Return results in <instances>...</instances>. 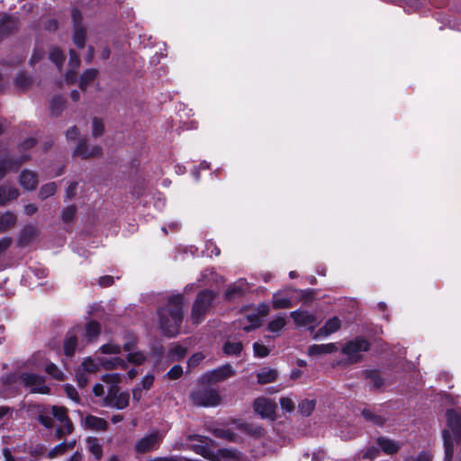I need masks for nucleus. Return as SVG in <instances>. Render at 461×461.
<instances>
[{
	"label": "nucleus",
	"instance_id": "30",
	"mask_svg": "<svg viewBox=\"0 0 461 461\" xmlns=\"http://www.w3.org/2000/svg\"><path fill=\"white\" fill-rule=\"evenodd\" d=\"M100 357H97L96 360L87 357L86 358L81 365L82 371L86 374H94L96 373L100 368Z\"/></svg>",
	"mask_w": 461,
	"mask_h": 461
},
{
	"label": "nucleus",
	"instance_id": "64",
	"mask_svg": "<svg viewBox=\"0 0 461 461\" xmlns=\"http://www.w3.org/2000/svg\"><path fill=\"white\" fill-rule=\"evenodd\" d=\"M378 452L379 451L376 447H371L367 448L366 451L364 453L363 458L373 460L377 456Z\"/></svg>",
	"mask_w": 461,
	"mask_h": 461
},
{
	"label": "nucleus",
	"instance_id": "41",
	"mask_svg": "<svg viewBox=\"0 0 461 461\" xmlns=\"http://www.w3.org/2000/svg\"><path fill=\"white\" fill-rule=\"evenodd\" d=\"M99 351L104 355H119L122 352V347L119 344L109 342L101 346Z\"/></svg>",
	"mask_w": 461,
	"mask_h": 461
},
{
	"label": "nucleus",
	"instance_id": "22",
	"mask_svg": "<svg viewBox=\"0 0 461 461\" xmlns=\"http://www.w3.org/2000/svg\"><path fill=\"white\" fill-rule=\"evenodd\" d=\"M338 350V347L335 343H327V344H314L308 348L307 353L310 356H320L331 354Z\"/></svg>",
	"mask_w": 461,
	"mask_h": 461
},
{
	"label": "nucleus",
	"instance_id": "15",
	"mask_svg": "<svg viewBox=\"0 0 461 461\" xmlns=\"http://www.w3.org/2000/svg\"><path fill=\"white\" fill-rule=\"evenodd\" d=\"M297 326L306 327L312 330L317 325V319L314 314L304 310L294 311L290 313Z\"/></svg>",
	"mask_w": 461,
	"mask_h": 461
},
{
	"label": "nucleus",
	"instance_id": "21",
	"mask_svg": "<svg viewBox=\"0 0 461 461\" xmlns=\"http://www.w3.org/2000/svg\"><path fill=\"white\" fill-rule=\"evenodd\" d=\"M19 183L24 189L32 191L38 185V176L33 171L24 169L20 174Z\"/></svg>",
	"mask_w": 461,
	"mask_h": 461
},
{
	"label": "nucleus",
	"instance_id": "18",
	"mask_svg": "<svg viewBox=\"0 0 461 461\" xmlns=\"http://www.w3.org/2000/svg\"><path fill=\"white\" fill-rule=\"evenodd\" d=\"M101 148L99 146H88L86 140L80 141L73 154L76 157H81L83 158L96 157L101 154Z\"/></svg>",
	"mask_w": 461,
	"mask_h": 461
},
{
	"label": "nucleus",
	"instance_id": "43",
	"mask_svg": "<svg viewBox=\"0 0 461 461\" xmlns=\"http://www.w3.org/2000/svg\"><path fill=\"white\" fill-rule=\"evenodd\" d=\"M285 318L279 315L269 322L268 330L271 332H279L285 326Z\"/></svg>",
	"mask_w": 461,
	"mask_h": 461
},
{
	"label": "nucleus",
	"instance_id": "27",
	"mask_svg": "<svg viewBox=\"0 0 461 461\" xmlns=\"http://www.w3.org/2000/svg\"><path fill=\"white\" fill-rule=\"evenodd\" d=\"M86 448L95 459L99 460L103 456V446L98 438L89 437L86 439Z\"/></svg>",
	"mask_w": 461,
	"mask_h": 461
},
{
	"label": "nucleus",
	"instance_id": "12",
	"mask_svg": "<svg viewBox=\"0 0 461 461\" xmlns=\"http://www.w3.org/2000/svg\"><path fill=\"white\" fill-rule=\"evenodd\" d=\"M234 374L235 371L230 365H223L204 374L203 379L207 383L215 384L233 376Z\"/></svg>",
	"mask_w": 461,
	"mask_h": 461
},
{
	"label": "nucleus",
	"instance_id": "9",
	"mask_svg": "<svg viewBox=\"0 0 461 461\" xmlns=\"http://www.w3.org/2000/svg\"><path fill=\"white\" fill-rule=\"evenodd\" d=\"M130 396L128 393H120L117 388L112 387L104 398V405L115 409H124L129 405Z\"/></svg>",
	"mask_w": 461,
	"mask_h": 461
},
{
	"label": "nucleus",
	"instance_id": "33",
	"mask_svg": "<svg viewBox=\"0 0 461 461\" xmlns=\"http://www.w3.org/2000/svg\"><path fill=\"white\" fill-rule=\"evenodd\" d=\"M246 290L247 282L245 280H239L227 290L226 296L230 299L236 295L242 294Z\"/></svg>",
	"mask_w": 461,
	"mask_h": 461
},
{
	"label": "nucleus",
	"instance_id": "2",
	"mask_svg": "<svg viewBox=\"0 0 461 461\" xmlns=\"http://www.w3.org/2000/svg\"><path fill=\"white\" fill-rule=\"evenodd\" d=\"M447 429L443 432L444 447H446V438L453 443V448L461 441V416L455 410L447 411Z\"/></svg>",
	"mask_w": 461,
	"mask_h": 461
},
{
	"label": "nucleus",
	"instance_id": "50",
	"mask_svg": "<svg viewBox=\"0 0 461 461\" xmlns=\"http://www.w3.org/2000/svg\"><path fill=\"white\" fill-rule=\"evenodd\" d=\"M104 131V122L98 119L94 118L92 121V136L97 138L101 136Z\"/></svg>",
	"mask_w": 461,
	"mask_h": 461
},
{
	"label": "nucleus",
	"instance_id": "8",
	"mask_svg": "<svg viewBox=\"0 0 461 461\" xmlns=\"http://www.w3.org/2000/svg\"><path fill=\"white\" fill-rule=\"evenodd\" d=\"M20 378L23 385L32 393H48L50 391L49 387L45 384L44 378L38 375L23 373Z\"/></svg>",
	"mask_w": 461,
	"mask_h": 461
},
{
	"label": "nucleus",
	"instance_id": "23",
	"mask_svg": "<svg viewBox=\"0 0 461 461\" xmlns=\"http://www.w3.org/2000/svg\"><path fill=\"white\" fill-rule=\"evenodd\" d=\"M18 195L19 191L14 186L7 185H0V205H5L8 202L16 199Z\"/></svg>",
	"mask_w": 461,
	"mask_h": 461
},
{
	"label": "nucleus",
	"instance_id": "55",
	"mask_svg": "<svg viewBox=\"0 0 461 461\" xmlns=\"http://www.w3.org/2000/svg\"><path fill=\"white\" fill-rule=\"evenodd\" d=\"M254 354L258 357H265L269 354V349L260 343H254L253 345Z\"/></svg>",
	"mask_w": 461,
	"mask_h": 461
},
{
	"label": "nucleus",
	"instance_id": "54",
	"mask_svg": "<svg viewBox=\"0 0 461 461\" xmlns=\"http://www.w3.org/2000/svg\"><path fill=\"white\" fill-rule=\"evenodd\" d=\"M76 211H77V209L73 205L66 207L62 211V221L65 223L71 222L74 220L75 216H76Z\"/></svg>",
	"mask_w": 461,
	"mask_h": 461
},
{
	"label": "nucleus",
	"instance_id": "29",
	"mask_svg": "<svg viewBox=\"0 0 461 461\" xmlns=\"http://www.w3.org/2000/svg\"><path fill=\"white\" fill-rule=\"evenodd\" d=\"M16 222V216L12 212H5L0 217V232L11 229Z\"/></svg>",
	"mask_w": 461,
	"mask_h": 461
},
{
	"label": "nucleus",
	"instance_id": "35",
	"mask_svg": "<svg viewBox=\"0 0 461 461\" xmlns=\"http://www.w3.org/2000/svg\"><path fill=\"white\" fill-rule=\"evenodd\" d=\"M243 345L240 341H227L223 346V352L228 356H236L241 352Z\"/></svg>",
	"mask_w": 461,
	"mask_h": 461
},
{
	"label": "nucleus",
	"instance_id": "49",
	"mask_svg": "<svg viewBox=\"0 0 461 461\" xmlns=\"http://www.w3.org/2000/svg\"><path fill=\"white\" fill-rule=\"evenodd\" d=\"M45 371L48 375L52 376L57 380H62L64 378V375L62 371L53 363H50L46 366Z\"/></svg>",
	"mask_w": 461,
	"mask_h": 461
},
{
	"label": "nucleus",
	"instance_id": "48",
	"mask_svg": "<svg viewBox=\"0 0 461 461\" xmlns=\"http://www.w3.org/2000/svg\"><path fill=\"white\" fill-rule=\"evenodd\" d=\"M64 98L62 96H55L50 102L51 113L55 115L59 114L64 107Z\"/></svg>",
	"mask_w": 461,
	"mask_h": 461
},
{
	"label": "nucleus",
	"instance_id": "1",
	"mask_svg": "<svg viewBox=\"0 0 461 461\" xmlns=\"http://www.w3.org/2000/svg\"><path fill=\"white\" fill-rule=\"evenodd\" d=\"M182 294L172 295L168 298L167 304L158 311V323L161 332L168 337H174L179 332L183 320Z\"/></svg>",
	"mask_w": 461,
	"mask_h": 461
},
{
	"label": "nucleus",
	"instance_id": "37",
	"mask_svg": "<svg viewBox=\"0 0 461 461\" xmlns=\"http://www.w3.org/2000/svg\"><path fill=\"white\" fill-rule=\"evenodd\" d=\"M186 354V348L181 345H173L168 351V358L171 361H177Z\"/></svg>",
	"mask_w": 461,
	"mask_h": 461
},
{
	"label": "nucleus",
	"instance_id": "56",
	"mask_svg": "<svg viewBox=\"0 0 461 461\" xmlns=\"http://www.w3.org/2000/svg\"><path fill=\"white\" fill-rule=\"evenodd\" d=\"M444 447L445 456L443 461H452L455 448H453V443L448 438H446V447Z\"/></svg>",
	"mask_w": 461,
	"mask_h": 461
},
{
	"label": "nucleus",
	"instance_id": "63",
	"mask_svg": "<svg viewBox=\"0 0 461 461\" xmlns=\"http://www.w3.org/2000/svg\"><path fill=\"white\" fill-rule=\"evenodd\" d=\"M203 359V355L202 353H195L188 359V366H196Z\"/></svg>",
	"mask_w": 461,
	"mask_h": 461
},
{
	"label": "nucleus",
	"instance_id": "20",
	"mask_svg": "<svg viewBox=\"0 0 461 461\" xmlns=\"http://www.w3.org/2000/svg\"><path fill=\"white\" fill-rule=\"evenodd\" d=\"M27 159V156H23L20 159L11 158L2 159L0 161V180L3 179L9 171L16 170L20 165Z\"/></svg>",
	"mask_w": 461,
	"mask_h": 461
},
{
	"label": "nucleus",
	"instance_id": "3",
	"mask_svg": "<svg viewBox=\"0 0 461 461\" xmlns=\"http://www.w3.org/2000/svg\"><path fill=\"white\" fill-rule=\"evenodd\" d=\"M193 448L195 453L212 461H243L240 453L234 449L221 448L216 453H212L208 447L203 445H195Z\"/></svg>",
	"mask_w": 461,
	"mask_h": 461
},
{
	"label": "nucleus",
	"instance_id": "13",
	"mask_svg": "<svg viewBox=\"0 0 461 461\" xmlns=\"http://www.w3.org/2000/svg\"><path fill=\"white\" fill-rule=\"evenodd\" d=\"M161 440V436L158 432L147 435L137 441L135 450L139 453H146L155 449Z\"/></svg>",
	"mask_w": 461,
	"mask_h": 461
},
{
	"label": "nucleus",
	"instance_id": "7",
	"mask_svg": "<svg viewBox=\"0 0 461 461\" xmlns=\"http://www.w3.org/2000/svg\"><path fill=\"white\" fill-rule=\"evenodd\" d=\"M191 397L193 402L197 406L212 407L218 405L221 402V396L217 390L212 388H200L194 391Z\"/></svg>",
	"mask_w": 461,
	"mask_h": 461
},
{
	"label": "nucleus",
	"instance_id": "51",
	"mask_svg": "<svg viewBox=\"0 0 461 461\" xmlns=\"http://www.w3.org/2000/svg\"><path fill=\"white\" fill-rule=\"evenodd\" d=\"M137 347V339L133 334L128 333L125 336V341L123 342L122 348L127 353L135 350Z\"/></svg>",
	"mask_w": 461,
	"mask_h": 461
},
{
	"label": "nucleus",
	"instance_id": "44",
	"mask_svg": "<svg viewBox=\"0 0 461 461\" xmlns=\"http://www.w3.org/2000/svg\"><path fill=\"white\" fill-rule=\"evenodd\" d=\"M146 360V356L139 350H132L127 354V361L135 365H140Z\"/></svg>",
	"mask_w": 461,
	"mask_h": 461
},
{
	"label": "nucleus",
	"instance_id": "45",
	"mask_svg": "<svg viewBox=\"0 0 461 461\" xmlns=\"http://www.w3.org/2000/svg\"><path fill=\"white\" fill-rule=\"evenodd\" d=\"M37 233V230L33 226L25 227L21 233L20 241L23 244L28 243L32 240Z\"/></svg>",
	"mask_w": 461,
	"mask_h": 461
},
{
	"label": "nucleus",
	"instance_id": "38",
	"mask_svg": "<svg viewBox=\"0 0 461 461\" xmlns=\"http://www.w3.org/2000/svg\"><path fill=\"white\" fill-rule=\"evenodd\" d=\"M363 417L367 420L377 426H383L385 419L374 413L372 411L365 409L362 411Z\"/></svg>",
	"mask_w": 461,
	"mask_h": 461
},
{
	"label": "nucleus",
	"instance_id": "61",
	"mask_svg": "<svg viewBox=\"0 0 461 461\" xmlns=\"http://www.w3.org/2000/svg\"><path fill=\"white\" fill-rule=\"evenodd\" d=\"M281 408L286 411H292L294 408V403L292 399L288 397H283L280 400Z\"/></svg>",
	"mask_w": 461,
	"mask_h": 461
},
{
	"label": "nucleus",
	"instance_id": "52",
	"mask_svg": "<svg viewBox=\"0 0 461 461\" xmlns=\"http://www.w3.org/2000/svg\"><path fill=\"white\" fill-rule=\"evenodd\" d=\"M16 86L21 89H25L32 83V78L26 73L21 72L15 79Z\"/></svg>",
	"mask_w": 461,
	"mask_h": 461
},
{
	"label": "nucleus",
	"instance_id": "25",
	"mask_svg": "<svg viewBox=\"0 0 461 461\" xmlns=\"http://www.w3.org/2000/svg\"><path fill=\"white\" fill-rule=\"evenodd\" d=\"M100 364L105 369H125L127 367V362L117 355L113 357H100Z\"/></svg>",
	"mask_w": 461,
	"mask_h": 461
},
{
	"label": "nucleus",
	"instance_id": "59",
	"mask_svg": "<svg viewBox=\"0 0 461 461\" xmlns=\"http://www.w3.org/2000/svg\"><path fill=\"white\" fill-rule=\"evenodd\" d=\"M153 383H154V375H147L143 377L140 384H139L138 385H140V388L143 390H149L152 386Z\"/></svg>",
	"mask_w": 461,
	"mask_h": 461
},
{
	"label": "nucleus",
	"instance_id": "6",
	"mask_svg": "<svg viewBox=\"0 0 461 461\" xmlns=\"http://www.w3.org/2000/svg\"><path fill=\"white\" fill-rule=\"evenodd\" d=\"M51 415L59 422L55 430V437L61 438L73 431V424L67 415V409L59 406L51 407Z\"/></svg>",
	"mask_w": 461,
	"mask_h": 461
},
{
	"label": "nucleus",
	"instance_id": "28",
	"mask_svg": "<svg viewBox=\"0 0 461 461\" xmlns=\"http://www.w3.org/2000/svg\"><path fill=\"white\" fill-rule=\"evenodd\" d=\"M101 331L100 324L96 321H90L86 325L85 339L87 343L92 342L97 339Z\"/></svg>",
	"mask_w": 461,
	"mask_h": 461
},
{
	"label": "nucleus",
	"instance_id": "57",
	"mask_svg": "<svg viewBox=\"0 0 461 461\" xmlns=\"http://www.w3.org/2000/svg\"><path fill=\"white\" fill-rule=\"evenodd\" d=\"M102 380L104 383L117 384L121 382V375L119 374H106L103 375Z\"/></svg>",
	"mask_w": 461,
	"mask_h": 461
},
{
	"label": "nucleus",
	"instance_id": "47",
	"mask_svg": "<svg viewBox=\"0 0 461 461\" xmlns=\"http://www.w3.org/2000/svg\"><path fill=\"white\" fill-rule=\"evenodd\" d=\"M50 59L53 63L60 68L63 64L65 57L60 50L58 48H52L50 51Z\"/></svg>",
	"mask_w": 461,
	"mask_h": 461
},
{
	"label": "nucleus",
	"instance_id": "32",
	"mask_svg": "<svg viewBox=\"0 0 461 461\" xmlns=\"http://www.w3.org/2000/svg\"><path fill=\"white\" fill-rule=\"evenodd\" d=\"M258 384H265L276 381L277 372L275 369H265L258 373Z\"/></svg>",
	"mask_w": 461,
	"mask_h": 461
},
{
	"label": "nucleus",
	"instance_id": "36",
	"mask_svg": "<svg viewBox=\"0 0 461 461\" xmlns=\"http://www.w3.org/2000/svg\"><path fill=\"white\" fill-rule=\"evenodd\" d=\"M272 304L275 309H286L292 306V302L287 297H283L279 293L273 295Z\"/></svg>",
	"mask_w": 461,
	"mask_h": 461
},
{
	"label": "nucleus",
	"instance_id": "46",
	"mask_svg": "<svg viewBox=\"0 0 461 461\" xmlns=\"http://www.w3.org/2000/svg\"><path fill=\"white\" fill-rule=\"evenodd\" d=\"M213 434L221 438H224L230 441H236L237 435L230 429H216L213 430Z\"/></svg>",
	"mask_w": 461,
	"mask_h": 461
},
{
	"label": "nucleus",
	"instance_id": "26",
	"mask_svg": "<svg viewBox=\"0 0 461 461\" xmlns=\"http://www.w3.org/2000/svg\"><path fill=\"white\" fill-rule=\"evenodd\" d=\"M377 444L387 455L396 453L401 447V445L398 442L384 437L377 438Z\"/></svg>",
	"mask_w": 461,
	"mask_h": 461
},
{
	"label": "nucleus",
	"instance_id": "40",
	"mask_svg": "<svg viewBox=\"0 0 461 461\" xmlns=\"http://www.w3.org/2000/svg\"><path fill=\"white\" fill-rule=\"evenodd\" d=\"M97 75V70L94 68L86 69L80 77L79 86L81 89H85L88 83L93 81Z\"/></svg>",
	"mask_w": 461,
	"mask_h": 461
},
{
	"label": "nucleus",
	"instance_id": "42",
	"mask_svg": "<svg viewBox=\"0 0 461 461\" xmlns=\"http://www.w3.org/2000/svg\"><path fill=\"white\" fill-rule=\"evenodd\" d=\"M298 408L302 415L309 416L315 408V401L305 399L299 403Z\"/></svg>",
	"mask_w": 461,
	"mask_h": 461
},
{
	"label": "nucleus",
	"instance_id": "39",
	"mask_svg": "<svg viewBox=\"0 0 461 461\" xmlns=\"http://www.w3.org/2000/svg\"><path fill=\"white\" fill-rule=\"evenodd\" d=\"M57 191V185L54 182L48 183L43 185L39 192V197L41 200H45L50 196H52Z\"/></svg>",
	"mask_w": 461,
	"mask_h": 461
},
{
	"label": "nucleus",
	"instance_id": "14",
	"mask_svg": "<svg viewBox=\"0 0 461 461\" xmlns=\"http://www.w3.org/2000/svg\"><path fill=\"white\" fill-rule=\"evenodd\" d=\"M72 17L74 22L73 41L77 47L82 49L85 47L86 31L80 23L82 18L80 12L73 10Z\"/></svg>",
	"mask_w": 461,
	"mask_h": 461
},
{
	"label": "nucleus",
	"instance_id": "17",
	"mask_svg": "<svg viewBox=\"0 0 461 461\" xmlns=\"http://www.w3.org/2000/svg\"><path fill=\"white\" fill-rule=\"evenodd\" d=\"M341 327V321L338 317L329 319L325 324L314 334L313 339L328 337L337 332Z\"/></svg>",
	"mask_w": 461,
	"mask_h": 461
},
{
	"label": "nucleus",
	"instance_id": "5",
	"mask_svg": "<svg viewBox=\"0 0 461 461\" xmlns=\"http://www.w3.org/2000/svg\"><path fill=\"white\" fill-rule=\"evenodd\" d=\"M370 348L369 342L363 338H356L345 344L342 348V353L351 363H357L360 360L362 353L367 351Z\"/></svg>",
	"mask_w": 461,
	"mask_h": 461
},
{
	"label": "nucleus",
	"instance_id": "53",
	"mask_svg": "<svg viewBox=\"0 0 461 461\" xmlns=\"http://www.w3.org/2000/svg\"><path fill=\"white\" fill-rule=\"evenodd\" d=\"M367 378L375 388H380L384 384V379L377 371L367 372Z\"/></svg>",
	"mask_w": 461,
	"mask_h": 461
},
{
	"label": "nucleus",
	"instance_id": "19",
	"mask_svg": "<svg viewBox=\"0 0 461 461\" xmlns=\"http://www.w3.org/2000/svg\"><path fill=\"white\" fill-rule=\"evenodd\" d=\"M81 424L84 428L91 430H105L108 427V423L103 418H99L94 415H87L81 420Z\"/></svg>",
	"mask_w": 461,
	"mask_h": 461
},
{
	"label": "nucleus",
	"instance_id": "34",
	"mask_svg": "<svg viewBox=\"0 0 461 461\" xmlns=\"http://www.w3.org/2000/svg\"><path fill=\"white\" fill-rule=\"evenodd\" d=\"M75 444H76L75 440H72V441H69V442H62V443L57 445L55 447H53L49 452V456L53 458V457H56L57 456H59V455H61V454L65 453L68 449H73L74 447H75Z\"/></svg>",
	"mask_w": 461,
	"mask_h": 461
},
{
	"label": "nucleus",
	"instance_id": "58",
	"mask_svg": "<svg viewBox=\"0 0 461 461\" xmlns=\"http://www.w3.org/2000/svg\"><path fill=\"white\" fill-rule=\"evenodd\" d=\"M38 420L47 429H50L53 426V418L50 414H40Z\"/></svg>",
	"mask_w": 461,
	"mask_h": 461
},
{
	"label": "nucleus",
	"instance_id": "60",
	"mask_svg": "<svg viewBox=\"0 0 461 461\" xmlns=\"http://www.w3.org/2000/svg\"><path fill=\"white\" fill-rule=\"evenodd\" d=\"M65 392H66L67 396L69 399H71L72 401H74L76 402H79L78 393H77V390L72 385L67 384L65 386Z\"/></svg>",
	"mask_w": 461,
	"mask_h": 461
},
{
	"label": "nucleus",
	"instance_id": "24",
	"mask_svg": "<svg viewBox=\"0 0 461 461\" xmlns=\"http://www.w3.org/2000/svg\"><path fill=\"white\" fill-rule=\"evenodd\" d=\"M17 20L14 16L5 15L0 19V39L17 28Z\"/></svg>",
	"mask_w": 461,
	"mask_h": 461
},
{
	"label": "nucleus",
	"instance_id": "11",
	"mask_svg": "<svg viewBox=\"0 0 461 461\" xmlns=\"http://www.w3.org/2000/svg\"><path fill=\"white\" fill-rule=\"evenodd\" d=\"M268 312L269 306L267 304H260L258 309V313L249 314L245 320L240 321V326L246 332H249L261 325L260 316H266Z\"/></svg>",
	"mask_w": 461,
	"mask_h": 461
},
{
	"label": "nucleus",
	"instance_id": "62",
	"mask_svg": "<svg viewBox=\"0 0 461 461\" xmlns=\"http://www.w3.org/2000/svg\"><path fill=\"white\" fill-rule=\"evenodd\" d=\"M183 374V368L182 366L176 365L174 366L168 372L167 376L171 379H177L179 378Z\"/></svg>",
	"mask_w": 461,
	"mask_h": 461
},
{
	"label": "nucleus",
	"instance_id": "16",
	"mask_svg": "<svg viewBox=\"0 0 461 461\" xmlns=\"http://www.w3.org/2000/svg\"><path fill=\"white\" fill-rule=\"evenodd\" d=\"M81 333L80 327H75L69 330L64 340V353L67 357L74 356L78 348V335Z\"/></svg>",
	"mask_w": 461,
	"mask_h": 461
},
{
	"label": "nucleus",
	"instance_id": "4",
	"mask_svg": "<svg viewBox=\"0 0 461 461\" xmlns=\"http://www.w3.org/2000/svg\"><path fill=\"white\" fill-rule=\"evenodd\" d=\"M214 300V294L211 291H203L194 303L191 317L194 322L199 323Z\"/></svg>",
	"mask_w": 461,
	"mask_h": 461
},
{
	"label": "nucleus",
	"instance_id": "10",
	"mask_svg": "<svg viewBox=\"0 0 461 461\" xmlns=\"http://www.w3.org/2000/svg\"><path fill=\"white\" fill-rule=\"evenodd\" d=\"M254 411L263 419L275 420L276 403L266 397H258L254 401Z\"/></svg>",
	"mask_w": 461,
	"mask_h": 461
},
{
	"label": "nucleus",
	"instance_id": "31",
	"mask_svg": "<svg viewBox=\"0 0 461 461\" xmlns=\"http://www.w3.org/2000/svg\"><path fill=\"white\" fill-rule=\"evenodd\" d=\"M240 429L255 438H260L264 435V429L261 426L253 423H244L239 426Z\"/></svg>",
	"mask_w": 461,
	"mask_h": 461
}]
</instances>
